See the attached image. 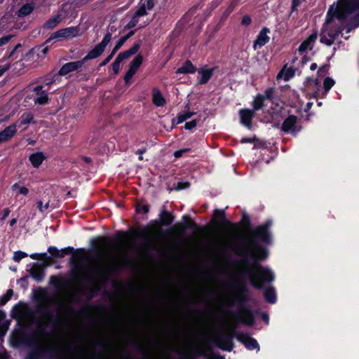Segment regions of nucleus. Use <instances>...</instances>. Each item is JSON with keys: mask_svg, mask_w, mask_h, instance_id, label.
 <instances>
[{"mask_svg": "<svg viewBox=\"0 0 359 359\" xmlns=\"http://www.w3.org/2000/svg\"><path fill=\"white\" fill-rule=\"evenodd\" d=\"M13 290L12 289L7 290L6 292L0 296V306H4L13 297Z\"/></svg>", "mask_w": 359, "mask_h": 359, "instance_id": "42", "label": "nucleus"}, {"mask_svg": "<svg viewBox=\"0 0 359 359\" xmlns=\"http://www.w3.org/2000/svg\"><path fill=\"white\" fill-rule=\"evenodd\" d=\"M236 288L237 290L236 294H249V290L247 287V285L244 282L238 283L236 285Z\"/></svg>", "mask_w": 359, "mask_h": 359, "instance_id": "43", "label": "nucleus"}, {"mask_svg": "<svg viewBox=\"0 0 359 359\" xmlns=\"http://www.w3.org/2000/svg\"><path fill=\"white\" fill-rule=\"evenodd\" d=\"M50 325L49 322L37 321L36 323V330L28 333V327L24 324H20V328L15 332V338L24 346H36L39 338L48 336L47 328Z\"/></svg>", "mask_w": 359, "mask_h": 359, "instance_id": "4", "label": "nucleus"}, {"mask_svg": "<svg viewBox=\"0 0 359 359\" xmlns=\"http://www.w3.org/2000/svg\"><path fill=\"white\" fill-rule=\"evenodd\" d=\"M34 346V348L28 353L25 359H42L45 353L50 351L47 348L41 347L38 344Z\"/></svg>", "mask_w": 359, "mask_h": 359, "instance_id": "22", "label": "nucleus"}, {"mask_svg": "<svg viewBox=\"0 0 359 359\" xmlns=\"http://www.w3.org/2000/svg\"><path fill=\"white\" fill-rule=\"evenodd\" d=\"M183 222L172 226L170 229H166L164 233L166 235H171L174 233L184 231L186 229H191L194 233H204L207 227L197 224L189 215L182 217Z\"/></svg>", "mask_w": 359, "mask_h": 359, "instance_id": "6", "label": "nucleus"}, {"mask_svg": "<svg viewBox=\"0 0 359 359\" xmlns=\"http://www.w3.org/2000/svg\"><path fill=\"white\" fill-rule=\"evenodd\" d=\"M117 271V268L109 265L100 268H89L88 271L95 275L97 278L95 279L92 277H84V280L92 285L88 289L89 295L88 299L90 300L95 297L101 289L105 286L106 283L111 280L114 273Z\"/></svg>", "mask_w": 359, "mask_h": 359, "instance_id": "3", "label": "nucleus"}, {"mask_svg": "<svg viewBox=\"0 0 359 359\" xmlns=\"http://www.w3.org/2000/svg\"><path fill=\"white\" fill-rule=\"evenodd\" d=\"M194 114H195L194 112H190V111H187L183 114H179L177 116V123H174V120H173L172 125L182 123V122L185 121L186 120L190 118Z\"/></svg>", "mask_w": 359, "mask_h": 359, "instance_id": "41", "label": "nucleus"}, {"mask_svg": "<svg viewBox=\"0 0 359 359\" xmlns=\"http://www.w3.org/2000/svg\"><path fill=\"white\" fill-rule=\"evenodd\" d=\"M111 33L107 32L104 36L102 41L97 44L88 54L82 58L84 63L89 60H93L100 57L105 50V48L111 40Z\"/></svg>", "mask_w": 359, "mask_h": 359, "instance_id": "9", "label": "nucleus"}, {"mask_svg": "<svg viewBox=\"0 0 359 359\" xmlns=\"http://www.w3.org/2000/svg\"><path fill=\"white\" fill-rule=\"evenodd\" d=\"M19 123L21 126H25L29 123H36V121H34V116L32 113H25L22 115L19 120Z\"/></svg>", "mask_w": 359, "mask_h": 359, "instance_id": "39", "label": "nucleus"}, {"mask_svg": "<svg viewBox=\"0 0 359 359\" xmlns=\"http://www.w3.org/2000/svg\"><path fill=\"white\" fill-rule=\"evenodd\" d=\"M275 93V88L273 87H270L266 89L262 94V97L264 100H269L270 101H273V95Z\"/></svg>", "mask_w": 359, "mask_h": 359, "instance_id": "45", "label": "nucleus"}, {"mask_svg": "<svg viewBox=\"0 0 359 359\" xmlns=\"http://www.w3.org/2000/svg\"><path fill=\"white\" fill-rule=\"evenodd\" d=\"M198 123V121L196 119L192 120L191 121L187 122L184 126L186 130H191L194 128Z\"/></svg>", "mask_w": 359, "mask_h": 359, "instance_id": "62", "label": "nucleus"}, {"mask_svg": "<svg viewBox=\"0 0 359 359\" xmlns=\"http://www.w3.org/2000/svg\"><path fill=\"white\" fill-rule=\"evenodd\" d=\"M58 76H59V75H57V74H54L52 76H47L43 80L44 85L50 86V85H52L53 83H55L56 81V79Z\"/></svg>", "mask_w": 359, "mask_h": 359, "instance_id": "55", "label": "nucleus"}, {"mask_svg": "<svg viewBox=\"0 0 359 359\" xmlns=\"http://www.w3.org/2000/svg\"><path fill=\"white\" fill-rule=\"evenodd\" d=\"M264 298L269 304H275L277 300L276 290L273 287H269L264 290Z\"/></svg>", "mask_w": 359, "mask_h": 359, "instance_id": "34", "label": "nucleus"}, {"mask_svg": "<svg viewBox=\"0 0 359 359\" xmlns=\"http://www.w3.org/2000/svg\"><path fill=\"white\" fill-rule=\"evenodd\" d=\"M320 43H325L327 46H330L333 44L334 41L332 38L329 37L327 36V34H325V33H323L320 35Z\"/></svg>", "mask_w": 359, "mask_h": 359, "instance_id": "49", "label": "nucleus"}, {"mask_svg": "<svg viewBox=\"0 0 359 359\" xmlns=\"http://www.w3.org/2000/svg\"><path fill=\"white\" fill-rule=\"evenodd\" d=\"M80 29L78 26L76 27H69L63 29H60L57 32L53 33L51 36L46 41L45 43L47 44L50 41L55 39L59 38H74L77 36L79 34Z\"/></svg>", "mask_w": 359, "mask_h": 359, "instance_id": "10", "label": "nucleus"}, {"mask_svg": "<svg viewBox=\"0 0 359 359\" xmlns=\"http://www.w3.org/2000/svg\"><path fill=\"white\" fill-rule=\"evenodd\" d=\"M182 359H197V357H204L206 359H225L224 355L214 352L212 347L207 346L205 349L201 346H194L189 354H181Z\"/></svg>", "mask_w": 359, "mask_h": 359, "instance_id": "7", "label": "nucleus"}, {"mask_svg": "<svg viewBox=\"0 0 359 359\" xmlns=\"http://www.w3.org/2000/svg\"><path fill=\"white\" fill-rule=\"evenodd\" d=\"M17 133L15 125H11L0 132V143L8 141Z\"/></svg>", "mask_w": 359, "mask_h": 359, "instance_id": "26", "label": "nucleus"}, {"mask_svg": "<svg viewBox=\"0 0 359 359\" xmlns=\"http://www.w3.org/2000/svg\"><path fill=\"white\" fill-rule=\"evenodd\" d=\"M264 100L262 97V94L258 93L257 94L252 102V108L251 109L255 112L258 111L259 110H262L264 107Z\"/></svg>", "mask_w": 359, "mask_h": 359, "instance_id": "32", "label": "nucleus"}, {"mask_svg": "<svg viewBox=\"0 0 359 359\" xmlns=\"http://www.w3.org/2000/svg\"><path fill=\"white\" fill-rule=\"evenodd\" d=\"M240 123L248 129H251L252 126V119L255 118V112L251 109L243 108L238 111Z\"/></svg>", "mask_w": 359, "mask_h": 359, "instance_id": "14", "label": "nucleus"}, {"mask_svg": "<svg viewBox=\"0 0 359 359\" xmlns=\"http://www.w3.org/2000/svg\"><path fill=\"white\" fill-rule=\"evenodd\" d=\"M346 11L344 9V8L339 3L336 9L332 12V8H330L327 12L325 23L330 24L333 20L334 17L339 20H345L349 13H346Z\"/></svg>", "mask_w": 359, "mask_h": 359, "instance_id": "15", "label": "nucleus"}, {"mask_svg": "<svg viewBox=\"0 0 359 359\" xmlns=\"http://www.w3.org/2000/svg\"><path fill=\"white\" fill-rule=\"evenodd\" d=\"M28 256V255L22 251L18 250L15 252L13 256V260L15 262H20L23 258H25Z\"/></svg>", "mask_w": 359, "mask_h": 359, "instance_id": "51", "label": "nucleus"}, {"mask_svg": "<svg viewBox=\"0 0 359 359\" xmlns=\"http://www.w3.org/2000/svg\"><path fill=\"white\" fill-rule=\"evenodd\" d=\"M147 8H146V6L144 4H142L139 8L135 11V13H134L135 15H136V17H137L138 18L140 17H142V16H144V15H147Z\"/></svg>", "mask_w": 359, "mask_h": 359, "instance_id": "52", "label": "nucleus"}, {"mask_svg": "<svg viewBox=\"0 0 359 359\" xmlns=\"http://www.w3.org/2000/svg\"><path fill=\"white\" fill-rule=\"evenodd\" d=\"M216 67L205 69L204 67L199 68L197 70L198 74L200 75V77L198 78V85H204L207 83L212 77Z\"/></svg>", "mask_w": 359, "mask_h": 359, "instance_id": "19", "label": "nucleus"}, {"mask_svg": "<svg viewBox=\"0 0 359 359\" xmlns=\"http://www.w3.org/2000/svg\"><path fill=\"white\" fill-rule=\"evenodd\" d=\"M42 85L36 86L34 88V92L36 93V97L34 98V102L36 104L43 105L48 102L49 97L47 90H43Z\"/></svg>", "mask_w": 359, "mask_h": 359, "instance_id": "18", "label": "nucleus"}, {"mask_svg": "<svg viewBox=\"0 0 359 359\" xmlns=\"http://www.w3.org/2000/svg\"><path fill=\"white\" fill-rule=\"evenodd\" d=\"M152 102L156 107H163L165 104V98L161 91L157 88H154L152 90Z\"/></svg>", "mask_w": 359, "mask_h": 359, "instance_id": "31", "label": "nucleus"}, {"mask_svg": "<svg viewBox=\"0 0 359 359\" xmlns=\"http://www.w3.org/2000/svg\"><path fill=\"white\" fill-rule=\"evenodd\" d=\"M20 48H22V44L21 43H18L13 48V49L9 52V55L11 56L12 60H14L15 59H17L18 57V50Z\"/></svg>", "mask_w": 359, "mask_h": 359, "instance_id": "58", "label": "nucleus"}, {"mask_svg": "<svg viewBox=\"0 0 359 359\" xmlns=\"http://www.w3.org/2000/svg\"><path fill=\"white\" fill-rule=\"evenodd\" d=\"M339 3L346 13L351 14L359 9V0H341Z\"/></svg>", "mask_w": 359, "mask_h": 359, "instance_id": "23", "label": "nucleus"}, {"mask_svg": "<svg viewBox=\"0 0 359 359\" xmlns=\"http://www.w3.org/2000/svg\"><path fill=\"white\" fill-rule=\"evenodd\" d=\"M29 257L33 259H37L39 257L42 258L45 261H48L51 259V257L48 256L46 252L31 254Z\"/></svg>", "mask_w": 359, "mask_h": 359, "instance_id": "50", "label": "nucleus"}, {"mask_svg": "<svg viewBox=\"0 0 359 359\" xmlns=\"http://www.w3.org/2000/svg\"><path fill=\"white\" fill-rule=\"evenodd\" d=\"M308 48L312 49L313 46H311L306 40L302 42L298 48V51L300 53H304Z\"/></svg>", "mask_w": 359, "mask_h": 359, "instance_id": "53", "label": "nucleus"}, {"mask_svg": "<svg viewBox=\"0 0 359 359\" xmlns=\"http://www.w3.org/2000/svg\"><path fill=\"white\" fill-rule=\"evenodd\" d=\"M84 64L81 59L75 62H69L64 64L57 72L59 76H65L67 74L79 70Z\"/></svg>", "mask_w": 359, "mask_h": 359, "instance_id": "17", "label": "nucleus"}, {"mask_svg": "<svg viewBox=\"0 0 359 359\" xmlns=\"http://www.w3.org/2000/svg\"><path fill=\"white\" fill-rule=\"evenodd\" d=\"M198 69L193 65L191 60H187L182 65L177 68L175 73L177 74H194Z\"/></svg>", "mask_w": 359, "mask_h": 359, "instance_id": "25", "label": "nucleus"}, {"mask_svg": "<svg viewBox=\"0 0 359 359\" xmlns=\"http://www.w3.org/2000/svg\"><path fill=\"white\" fill-rule=\"evenodd\" d=\"M141 45V41H138L135 42L131 48H130L127 50H124L123 52H121L118 54L116 58L122 62L124 60H126L131 57L132 55H135L137 51L139 50Z\"/></svg>", "mask_w": 359, "mask_h": 359, "instance_id": "21", "label": "nucleus"}, {"mask_svg": "<svg viewBox=\"0 0 359 359\" xmlns=\"http://www.w3.org/2000/svg\"><path fill=\"white\" fill-rule=\"evenodd\" d=\"M62 16L60 13L49 18L43 25V27L46 29H53L55 28L57 25L62 21Z\"/></svg>", "mask_w": 359, "mask_h": 359, "instance_id": "28", "label": "nucleus"}, {"mask_svg": "<svg viewBox=\"0 0 359 359\" xmlns=\"http://www.w3.org/2000/svg\"><path fill=\"white\" fill-rule=\"evenodd\" d=\"M143 62V56L141 54L136 55L130 62L129 69L134 72H137Z\"/></svg>", "mask_w": 359, "mask_h": 359, "instance_id": "36", "label": "nucleus"}, {"mask_svg": "<svg viewBox=\"0 0 359 359\" xmlns=\"http://www.w3.org/2000/svg\"><path fill=\"white\" fill-rule=\"evenodd\" d=\"M44 159L45 156L41 151L34 153L31 154L29 157V160L32 163V166L36 168H39L42 164Z\"/></svg>", "mask_w": 359, "mask_h": 359, "instance_id": "30", "label": "nucleus"}, {"mask_svg": "<svg viewBox=\"0 0 359 359\" xmlns=\"http://www.w3.org/2000/svg\"><path fill=\"white\" fill-rule=\"evenodd\" d=\"M149 205L147 204H142L141 203H138L136 205V212L139 214L140 213H148L149 211Z\"/></svg>", "mask_w": 359, "mask_h": 359, "instance_id": "47", "label": "nucleus"}, {"mask_svg": "<svg viewBox=\"0 0 359 359\" xmlns=\"http://www.w3.org/2000/svg\"><path fill=\"white\" fill-rule=\"evenodd\" d=\"M59 258H63L66 255H72L75 252L78 253V256L81 257L85 254V250L83 248H79L75 250L73 247L68 246L59 250Z\"/></svg>", "mask_w": 359, "mask_h": 359, "instance_id": "29", "label": "nucleus"}, {"mask_svg": "<svg viewBox=\"0 0 359 359\" xmlns=\"http://www.w3.org/2000/svg\"><path fill=\"white\" fill-rule=\"evenodd\" d=\"M135 74V72L128 69L123 78L126 83H128Z\"/></svg>", "mask_w": 359, "mask_h": 359, "instance_id": "63", "label": "nucleus"}, {"mask_svg": "<svg viewBox=\"0 0 359 359\" xmlns=\"http://www.w3.org/2000/svg\"><path fill=\"white\" fill-rule=\"evenodd\" d=\"M212 222L214 225L219 228L237 226V224L231 222L226 218L224 210L217 208L214 210Z\"/></svg>", "mask_w": 359, "mask_h": 359, "instance_id": "11", "label": "nucleus"}, {"mask_svg": "<svg viewBox=\"0 0 359 359\" xmlns=\"http://www.w3.org/2000/svg\"><path fill=\"white\" fill-rule=\"evenodd\" d=\"M350 27L348 28L347 32H349L351 29L359 27V14H356L349 20Z\"/></svg>", "mask_w": 359, "mask_h": 359, "instance_id": "46", "label": "nucleus"}, {"mask_svg": "<svg viewBox=\"0 0 359 359\" xmlns=\"http://www.w3.org/2000/svg\"><path fill=\"white\" fill-rule=\"evenodd\" d=\"M90 244L93 250L95 252L99 251L100 244L107 246H111L113 245L111 240L104 236H99L97 240H93Z\"/></svg>", "mask_w": 359, "mask_h": 359, "instance_id": "27", "label": "nucleus"}, {"mask_svg": "<svg viewBox=\"0 0 359 359\" xmlns=\"http://www.w3.org/2000/svg\"><path fill=\"white\" fill-rule=\"evenodd\" d=\"M137 29H133L130 31L125 36H121L119 40L116 43L115 46L114 47V50L117 52L122 46L126 42L128 39H129L130 37H132L136 32Z\"/></svg>", "mask_w": 359, "mask_h": 359, "instance_id": "35", "label": "nucleus"}, {"mask_svg": "<svg viewBox=\"0 0 359 359\" xmlns=\"http://www.w3.org/2000/svg\"><path fill=\"white\" fill-rule=\"evenodd\" d=\"M335 84V81L330 77H326L323 81V88L325 93H327Z\"/></svg>", "mask_w": 359, "mask_h": 359, "instance_id": "44", "label": "nucleus"}, {"mask_svg": "<svg viewBox=\"0 0 359 359\" xmlns=\"http://www.w3.org/2000/svg\"><path fill=\"white\" fill-rule=\"evenodd\" d=\"M29 276L37 283H41L43 280L46 273L45 269L43 266L33 264L32 267L28 270Z\"/></svg>", "mask_w": 359, "mask_h": 359, "instance_id": "20", "label": "nucleus"}, {"mask_svg": "<svg viewBox=\"0 0 359 359\" xmlns=\"http://www.w3.org/2000/svg\"><path fill=\"white\" fill-rule=\"evenodd\" d=\"M39 311H42V317L46 318V322H49L53 327H57L62 324V319L58 316L55 315L54 312L48 309L47 306L38 309Z\"/></svg>", "mask_w": 359, "mask_h": 359, "instance_id": "13", "label": "nucleus"}, {"mask_svg": "<svg viewBox=\"0 0 359 359\" xmlns=\"http://www.w3.org/2000/svg\"><path fill=\"white\" fill-rule=\"evenodd\" d=\"M133 233L135 235V236H146V235L149 234V229L147 227H145L139 231H133Z\"/></svg>", "mask_w": 359, "mask_h": 359, "instance_id": "64", "label": "nucleus"}, {"mask_svg": "<svg viewBox=\"0 0 359 359\" xmlns=\"http://www.w3.org/2000/svg\"><path fill=\"white\" fill-rule=\"evenodd\" d=\"M72 10L71 5L68 2L63 3L60 7V11L68 15Z\"/></svg>", "mask_w": 359, "mask_h": 359, "instance_id": "56", "label": "nucleus"}, {"mask_svg": "<svg viewBox=\"0 0 359 359\" xmlns=\"http://www.w3.org/2000/svg\"><path fill=\"white\" fill-rule=\"evenodd\" d=\"M34 9V4L33 2L27 3L21 6L18 11L17 15L19 18H24L29 15Z\"/></svg>", "mask_w": 359, "mask_h": 359, "instance_id": "33", "label": "nucleus"}, {"mask_svg": "<svg viewBox=\"0 0 359 359\" xmlns=\"http://www.w3.org/2000/svg\"><path fill=\"white\" fill-rule=\"evenodd\" d=\"M159 221L153 220L151 222L152 224V228L157 229L160 226H170L174 221V215L165 210V206H163V210L159 214Z\"/></svg>", "mask_w": 359, "mask_h": 359, "instance_id": "12", "label": "nucleus"}, {"mask_svg": "<svg viewBox=\"0 0 359 359\" xmlns=\"http://www.w3.org/2000/svg\"><path fill=\"white\" fill-rule=\"evenodd\" d=\"M189 186L190 184L187 182H178L177 184V187H175V189L177 191H180L189 188Z\"/></svg>", "mask_w": 359, "mask_h": 359, "instance_id": "61", "label": "nucleus"}, {"mask_svg": "<svg viewBox=\"0 0 359 359\" xmlns=\"http://www.w3.org/2000/svg\"><path fill=\"white\" fill-rule=\"evenodd\" d=\"M121 62L116 57L115 60L111 63V67L114 74H117L119 72Z\"/></svg>", "mask_w": 359, "mask_h": 359, "instance_id": "57", "label": "nucleus"}, {"mask_svg": "<svg viewBox=\"0 0 359 359\" xmlns=\"http://www.w3.org/2000/svg\"><path fill=\"white\" fill-rule=\"evenodd\" d=\"M272 219H266L253 227L246 237L231 246L235 255L241 257L237 262L245 266L241 276L248 277L251 285L259 290H263L266 283L273 282L275 278L270 269L259 263L269 256L267 248L261 243L269 245L272 243Z\"/></svg>", "mask_w": 359, "mask_h": 359, "instance_id": "1", "label": "nucleus"}, {"mask_svg": "<svg viewBox=\"0 0 359 359\" xmlns=\"http://www.w3.org/2000/svg\"><path fill=\"white\" fill-rule=\"evenodd\" d=\"M302 125L295 115H289L283 122L280 130L287 134L296 137L302 130Z\"/></svg>", "mask_w": 359, "mask_h": 359, "instance_id": "8", "label": "nucleus"}, {"mask_svg": "<svg viewBox=\"0 0 359 359\" xmlns=\"http://www.w3.org/2000/svg\"><path fill=\"white\" fill-rule=\"evenodd\" d=\"M243 344L248 350H257L260 347L257 341L250 336L247 332H238L235 329H232L228 333H222L215 337L212 342L219 349L224 351L231 352L234 346L233 338Z\"/></svg>", "mask_w": 359, "mask_h": 359, "instance_id": "2", "label": "nucleus"}, {"mask_svg": "<svg viewBox=\"0 0 359 359\" xmlns=\"http://www.w3.org/2000/svg\"><path fill=\"white\" fill-rule=\"evenodd\" d=\"M236 224H237L236 226H232V227L236 229L238 226H240L243 227L244 229H245L248 233L253 228L250 217L246 211L242 212L241 219Z\"/></svg>", "mask_w": 359, "mask_h": 359, "instance_id": "24", "label": "nucleus"}, {"mask_svg": "<svg viewBox=\"0 0 359 359\" xmlns=\"http://www.w3.org/2000/svg\"><path fill=\"white\" fill-rule=\"evenodd\" d=\"M139 20L136 15H133L130 22L125 26V29H129L135 27L138 23Z\"/></svg>", "mask_w": 359, "mask_h": 359, "instance_id": "54", "label": "nucleus"}, {"mask_svg": "<svg viewBox=\"0 0 359 359\" xmlns=\"http://www.w3.org/2000/svg\"><path fill=\"white\" fill-rule=\"evenodd\" d=\"M132 347L135 351H136L137 352L140 353L142 355V359H146L148 358V352L145 346L142 344L139 343L137 341H133Z\"/></svg>", "mask_w": 359, "mask_h": 359, "instance_id": "37", "label": "nucleus"}, {"mask_svg": "<svg viewBox=\"0 0 359 359\" xmlns=\"http://www.w3.org/2000/svg\"><path fill=\"white\" fill-rule=\"evenodd\" d=\"M295 70L296 69L293 67L287 68L284 73V80L287 81L294 77L295 74Z\"/></svg>", "mask_w": 359, "mask_h": 359, "instance_id": "48", "label": "nucleus"}, {"mask_svg": "<svg viewBox=\"0 0 359 359\" xmlns=\"http://www.w3.org/2000/svg\"><path fill=\"white\" fill-rule=\"evenodd\" d=\"M270 33L269 28L263 27L257 36L256 39L253 42V49L255 50L258 48H262L268 43L270 41V37L268 34Z\"/></svg>", "mask_w": 359, "mask_h": 359, "instance_id": "16", "label": "nucleus"}, {"mask_svg": "<svg viewBox=\"0 0 359 359\" xmlns=\"http://www.w3.org/2000/svg\"><path fill=\"white\" fill-rule=\"evenodd\" d=\"M48 252L50 254V255L53 257L59 258V250L55 246H50L48 248Z\"/></svg>", "mask_w": 359, "mask_h": 359, "instance_id": "60", "label": "nucleus"}, {"mask_svg": "<svg viewBox=\"0 0 359 359\" xmlns=\"http://www.w3.org/2000/svg\"><path fill=\"white\" fill-rule=\"evenodd\" d=\"M234 302L238 306V312L232 313L237 323H241L252 327L255 323V317L250 307L247 303L251 301L250 294H236Z\"/></svg>", "mask_w": 359, "mask_h": 359, "instance_id": "5", "label": "nucleus"}, {"mask_svg": "<svg viewBox=\"0 0 359 359\" xmlns=\"http://www.w3.org/2000/svg\"><path fill=\"white\" fill-rule=\"evenodd\" d=\"M128 236L129 234L127 231L120 230L114 236L113 238L114 242L116 244H121L127 240Z\"/></svg>", "mask_w": 359, "mask_h": 359, "instance_id": "38", "label": "nucleus"}, {"mask_svg": "<svg viewBox=\"0 0 359 359\" xmlns=\"http://www.w3.org/2000/svg\"><path fill=\"white\" fill-rule=\"evenodd\" d=\"M116 52L113 49L111 50V53L102 62L100 63L99 66L100 67L105 66L112 59V57L116 54Z\"/></svg>", "mask_w": 359, "mask_h": 359, "instance_id": "59", "label": "nucleus"}, {"mask_svg": "<svg viewBox=\"0 0 359 359\" xmlns=\"http://www.w3.org/2000/svg\"><path fill=\"white\" fill-rule=\"evenodd\" d=\"M343 28L341 26L331 27L327 31V36L332 38L334 41L342 33Z\"/></svg>", "mask_w": 359, "mask_h": 359, "instance_id": "40", "label": "nucleus"}]
</instances>
